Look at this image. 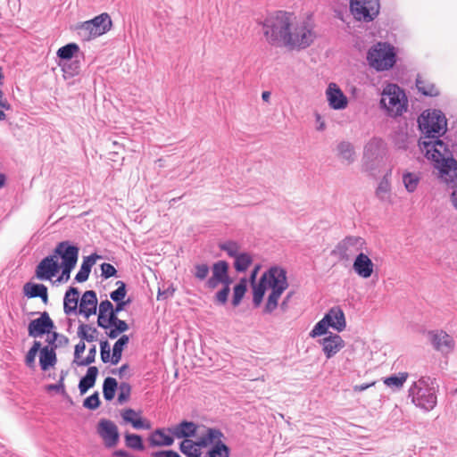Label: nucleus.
I'll return each instance as SVG.
<instances>
[{
    "label": "nucleus",
    "mask_w": 457,
    "mask_h": 457,
    "mask_svg": "<svg viewBox=\"0 0 457 457\" xmlns=\"http://www.w3.org/2000/svg\"><path fill=\"white\" fill-rule=\"evenodd\" d=\"M328 328L340 332L343 330V310L340 307H334L314 326L310 332V337H317L328 333ZM328 337L323 338L321 344L323 351L328 358L336 354L341 346L342 339L339 335H332L329 332Z\"/></svg>",
    "instance_id": "1"
},
{
    "label": "nucleus",
    "mask_w": 457,
    "mask_h": 457,
    "mask_svg": "<svg viewBox=\"0 0 457 457\" xmlns=\"http://www.w3.org/2000/svg\"><path fill=\"white\" fill-rule=\"evenodd\" d=\"M398 60V47L389 41H376L366 52L369 68L378 73L394 70Z\"/></svg>",
    "instance_id": "2"
},
{
    "label": "nucleus",
    "mask_w": 457,
    "mask_h": 457,
    "mask_svg": "<svg viewBox=\"0 0 457 457\" xmlns=\"http://www.w3.org/2000/svg\"><path fill=\"white\" fill-rule=\"evenodd\" d=\"M261 278L266 287L270 289V293L263 308L264 313L270 314L278 308L279 298L289 286L287 271L281 267L273 266L266 270L262 275Z\"/></svg>",
    "instance_id": "3"
},
{
    "label": "nucleus",
    "mask_w": 457,
    "mask_h": 457,
    "mask_svg": "<svg viewBox=\"0 0 457 457\" xmlns=\"http://www.w3.org/2000/svg\"><path fill=\"white\" fill-rule=\"evenodd\" d=\"M437 387L436 378L421 376L411 385L408 397L416 407L424 411H430L437 403Z\"/></svg>",
    "instance_id": "4"
},
{
    "label": "nucleus",
    "mask_w": 457,
    "mask_h": 457,
    "mask_svg": "<svg viewBox=\"0 0 457 457\" xmlns=\"http://www.w3.org/2000/svg\"><path fill=\"white\" fill-rule=\"evenodd\" d=\"M293 26L292 14L277 12L268 16L262 22V30L266 39L272 45L283 43L287 46L290 28Z\"/></svg>",
    "instance_id": "5"
},
{
    "label": "nucleus",
    "mask_w": 457,
    "mask_h": 457,
    "mask_svg": "<svg viewBox=\"0 0 457 457\" xmlns=\"http://www.w3.org/2000/svg\"><path fill=\"white\" fill-rule=\"evenodd\" d=\"M379 104L388 116L396 118L407 111L408 99L401 87L389 82L383 87Z\"/></svg>",
    "instance_id": "6"
},
{
    "label": "nucleus",
    "mask_w": 457,
    "mask_h": 457,
    "mask_svg": "<svg viewBox=\"0 0 457 457\" xmlns=\"http://www.w3.org/2000/svg\"><path fill=\"white\" fill-rule=\"evenodd\" d=\"M419 129L422 133L420 138H437L447 130V120L445 113L437 109H428L418 118Z\"/></svg>",
    "instance_id": "7"
},
{
    "label": "nucleus",
    "mask_w": 457,
    "mask_h": 457,
    "mask_svg": "<svg viewBox=\"0 0 457 457\" xmlns=\"http://www.w3.org/2000/svg\"><path fill=\"white\" fill-rule=\"evenodd\" d=\"M112 28V20L108 13H102L94 19L76 26L79 37L84 41H89L104 35Z\"/></svg>",
    "instance_id": "8"
},
{
    "label": "nucleus",
    "mask_w": 457,
    "mask_h": 457,
    "mask_svg": "<svg viewBox=\"0 0 457 457\" xmlns=\"http://www.w3.org/2000/svg\"><path fill=\"white\" fill-rule=\"evenodd\" d=\"M316 37L313 25L310 20H303L290 28L287 46L292 48H306Z\"/></svg>",
    "instance_id": "9"
},
{
    "label": "nucleus",
    "mask_w": 457,
    "mask_h": 457,
    "mask_svg": "<svg viewBox=\"0 0 457 457\" xmlns=\"http://www.w3.org/2000/svg\"><path fill=\"white\" fill-rule=\"evenodd\" d=\"M349 8L354 20L370 23L380 13V0H350Z\"/></svg>",
    "instance_id": "10"
},
{
    "label": "nucleus",
    "mask_w": 457,
    "mask_h": 457,
    "mask_svg": "<svg viewBox=\"0 0 457 457\" xmlns=\"http://www.w3.org/2000/svg\"><path fill=\"white\" fill-rule=\"evenodd\" d=\"M364 345L361 340L345 344V371L354 372L360 377L364 372Z\"/></svg>",
    "instance_id": "11"
},
{
    "label": "nucleus",
    "mask_w": 457,
    "mask_h": 457,
    "mask_svg": "<svg viewBox=\"0 0 457 457\" xmlns=\"http://www.w3.org/2000/svg\"><path fill=\"white\" fill-rule=\"evenodd\" d=\"M419 147L422 153H424L427 159L431 160L435 163H437L446 157L453 156L451 152L448 150L447 145L437 138H420Z\"/></svg>",
    "instance_id": "12"
},
{
    "label": "nucleus",
    "mask_w": 457,
    "mask_h": 457,
    "mask_svg": "<svg viewBox=\"0 0 457 457\" xmlns=\"http://www.w3.org/2000/svg\"><path fill=\"white\" fill-rule=\"evenodd\" d=\"M427 336L433 348L443 355H448L453 352L455 341L445 331L441 329L429 330Z\"/></svg>",
    "instance_id": "13"
},
{
    "label": "nucleus",
    "mask_w": 457,
    "mask_h": 457,
    "mask_svg": "<svg viewBox=\"0 0 457 457\" xmlns=\"http://www.w3.org/2000/svg\"><path fill=\"white\" fill-rule=\"evenodd\" d=\"M439 171V178L448 188L457 189V160L453 156L435 164Z\"/></svg>",
    "instance_id": "14"
},
{
    "label": "nucleus",
    "mask_w": 457,
    "mask_h": 457,
    "mask_svg": "<svg viewBox=\"0 0 457 457\" xmlns=\"http://www.w3.org/2000/svg\"><path fill=\"white\" fill-rule=\"evenodd\" d=\"M97 433L107 448H112L119 443L120 434L118 427L110 420L102 419L99 420Z\"/></svg>",
    "instance_id": "15"
},
{
    "label": "nucleus",
    "mask_w": 457,
    "mask_h": 457,
    "mask_svg": "<svg viewBox=\"0 0 457 457\" xmlns=\"http://www.w3.org/2000/svg\"><path fill=\"white\" fill-rule=\"evenodd\" d=\"M53 328H54V321L48 312H43L39 318L32 320L29 323L28 332L29 337H37L51 333Z\"/></svg>",
    "instance_id": "16"
},
{
    "label": "nucleus",
    "mask_w": 457,
    "mask_h": 457,
    "mask_svg": "<svg viewBox=\"0 0 457 457\" xmlns=\"http://www.w3.org/2000/svg\"><path fill=\"white\" fill-rule=\"evenodd\" d=\"M60 265L55 255L45 257L36 268V276L40 280H49L59 271Z\"/></svg>",
    "instance_id": "17"
},
{
    "label": "nucleus",
    "mask_w": 457,
    "mask_h": 457,
    "mask_svg": "<svg viewBox=\"0 0 457 457\" xmlns=\"http://www.w3.org/2000/svg\"><path fill=\"white\" fill-rule=\"evenodd\" d=\"M79 251V247L71 245L69 241H62L56 245L53 255H55V258L60 256L62 260V264L76 265Z\"/></svg>",
    "instance_id": "18"
},
{
    "label": "nucleus",
    "mask_w": 457,
    "mask_h": 457,
    "mask_svg": "<svg viewBox=\"0 0 457 457\" xmlns=\"http://www.w3.org/2000/svg\"><path fill=\"white\" fill-rule=\"evenodd\" d=\"M374 263L371 259L362 252H360L353 263V271L361 278H369L374 272Z\"/></svg>",
    "instance_id": "19"
},
{
    "label": "nucleus",
    "mask_w": 457,
    "mask_h": 457,
    "mask_svg": "<svg viewBox=\"0 0 457 457\" xmlns=\"http://www.w3.org/2000/svg\"><path fill=\"white\" fill-rule=\"evenodd\" d=\"M198 426L193 421L183 420L167 429V431L176 438H185L195 436Z\"/></svg>",
    "instance_id": "20"
},
{
    "label": "nucleus",
    "mask_w": 457,
    "mask_h": 457,
    "mask_svg": "<svg viewBox=\"0 0 457 457\" xmlns=\"http://www.w3.org/2000/svg\"><path fill=\"white\" fill-rule=\"evenodd\" d=\"M96 310L97 297L96 292L93 290L86 291L80 299L79 312L87 319L89 316L96 314Z\"/></svg>",
    "instance_id": "21"
},
{
    "label": "nucleus",
    "mask_w": 457,
    "mask_h": 457,
    "mask_svg": "<svg viewBox=\"0 0 457 457\" xmlns=\"http://www.w3.org/2000/svg\"><path fill=\"white\" fill-rule=\"evenodd\" d=\"M228 269L229 266L226 261L214 262L212 267V277L207 279L206 287L210 289L216 288L220 284V280L228 274Z\"/></svg>",
    "instance_id": "22"
},
{
    "label": "nucleus",
    "mask_w": 457,
    "mask_h": 457,
    "mask_svg": "<svg viewBox=\"0 0 457 457\" xmlns=\"http://www.w3.org/2000/svg\"><path fill=\"white\" fill-rule=\"evenodd\" d=\"M23 294L29 298L39 297L45 304L48 303L47 287L44 284L27 282L23 286Z\"/></svg>",
    "instance_id": "23"
},
{
    "label": "nucleus",
    "mask_w": 457,
    "mask_h": 457,
    "mask_svg": "<svg viewBox=\"0 0 457 457\" xmlns=\"http://www.w3.org/2000/svg\"><path fill=\"white\" fill-rule=\"evenodd\" d=\"M326 97L330 108L343 109V92L336 83H329L326 90Z\"/></svg>",
    "instance_id": "24"
},
{
    "label": "nucleus",
    "mask_w": 457,
    "mask_h": 457,
    "mask_svg": "<svg viewBox=\"0 0 457 457\" xmlns=\"http://www.w3.org/2000/svg\"><path fill=\"white\" fill-rule=\"evenodd\" d=\"M57 361L56 353L54 347L40 346L39 350V364L41 370L46 371L49 368L54 367Z\"/></svg>",
    "instance_id": "25"
},
{
    "label": "nucleus",
    "mask_w": 457,
    "mask_h": 457,
    "mask_svg": "<svg viewBox=\"0 0 457 457\" xmlns=\"http://www.w3.org/2000/svg\"><path fill=\"white\" fill-rule=\"evenodd\" d=\"M149 443L152 446H170L174 443V436L165 429L159 428L149 436Z\"/></svg>",
    "instance_id": "26"
},
{
    "label": "nucleus",
    "mask_w": 457,
    "mask_h": 457,
    "mask_svg": "<svg viewBox=\"0 0 457 457\" xmlns=\"http://www.w3.org/2000/svg\"><path fill=\"white\" fill-rule=\"evenodd\" d=\"M384 152V143L381 139H371L364 148V157L367 160L374 161L379 158Z\"/></svg>",
    "instance_id": "27"
},
{
    "label": "nucleus",
    "mask_w": 457,
    "mask_h": 457,
    "mask_svg": "<svg viewBox=\"0 0 457 457\" xmlns=\"http://www.w3.org/2000/svg\"><path fill=\"white\" fill-rule=\"evenodd\" d=\"M98 369L96 366H90L84 377H82L79 383V389L80 395L86 394L96 384L98 375Z\"/></svg>",
    "instance_id": "28"
},
{
    "label": "nucleus",
    "mask_w": 457,
    "mask_h": 457,
    "mask_svg": "<svg viewBox=\"0 0 457 457\" xmlns=\"http://www.w3.org/2000/svg\"><path fill=\"white\" fill-rule=\"evenodd\" d=\"M79 292L76 287H70L66 292L63 299V311L64 313L70 315L76 312L78 308Z\"/></svg>",
    "instance_id": "29"
},
{
    "label": "nucleus",
    "mask_w": 457,
    "mask_h": 457,
    "mask_svg": "<svg viewBox=\"0 0 457 457\" xmlns=\"http://www.w3.org/2000/svg\"><path fill=\"white\" fill-rule=\"evenodd\" d=\"M415 84L418 91L425 96H437L440 94L436 85L421 75L417 76Z\"/></svg>",
    "instance_id": "30"
},
{
    "label": "nucleus",
    "mask_w": 457,
    "mask_h": 457,
    "mask_svg": "<svg viewBox=\"0 0 457 457\" xmlns=\"http://www.w3.org/2000/svg\"><path fill=\"white\" fill-rule=\"evenodd\" d=\"M390 174L391 170H389L386 175H384L376 189L377 197L380 201L386 203L391 202V184L389 180Z\"/></svg>",
    "instance_id": "31"
},
{
    "label": "nucleus",
    "mask_w": 457,
    "mask_h": 457,
    "mask_svg": "<svg viewBox=\"0 0 457 457\" xmlns=\"http://www.w3.org/2000/svg\"><path fill=\"white\" fill-rule=\"evenodd\" d=\"M409 377L408 372H399L389 377L384 378V384L394 391L400 390Z\"/></svg>",
    "instance_id": "32"
},
{
    "label": "nucleus",
    "mask_w": 457,
    "mask_h": 457,
    "mask_svg": "<svg viewBox=\"0 0 457 457\" xmlns=\"http://www.w3.org/2000/svg\"><path fill=\"white\" fill-rule=\"evenodd\" d=\"M222 436V433L215 428H208L206 433L201 436L196 441L199 447H206L211 444L218 443Z\"/></svg>",
    "instance_id": "33"
},
{
    "label": "nucleus",
    "mask_w": 457,
    "mask_h": 457,
    "mask_svg": "<svg viewBox=\"0 0 457 457\" xmlns=\"http://www.w3.org/2000/svg\"><path fill=\"white\" fill-rule=\"evenodd\" d=\"M97 255H89L86 257L81 264L80 270L77 273L75 279L81 283L87 280L92 266L95 264Z\"/></svg>",
    "instance_id": "34"
},
{
    "label": "nucleus",
    "mask_w": 457,
    "mask_h": 457,
    "mask_svg": "<svg viewBox=\"0 0 457 457\" xmlns=\"http://www.w3.org/2000/svg\"><path fill=\"white\" fill-rule=\"evenodd\" d=\"M129 337L127 335H122L115 342V344L113 345V347H112V359H111L112 364L116 365L120 362L121 356H122V352H123L124 348L126 347V345L129 344Z\"/></svg>",
    "instance_id": "35"
},
{
    "label": "nucleus",
    "mask_w": 457,
    "mask_h": 457,
    "mask_svg": "<svg viewBox=\"0 0 457 457\" xmlns=\"http://www.w3.org/2000/svg\"><path fill=\"white\" fill-rule=\"evenodd\" d=\"M247 291V279L245 278H240L239 282L233 288L232 305L237 307L240 304Z\"/></svg>",
    "instance_id": "36"
},
{
    "label": "nucleus",
    "mask_w": 457,
    "mask_h": 457,
    "mask_svg": "<svg viewBox=\"0 0 457 457\" xmlns=\"http://www.w3.org/2000/svg\"><path fill=\"white\" fill-rule=\"evenodd\" d=\"M179 450L187 457H202L200 447L196 445L195 441L184 439L179 445Z\"/></svg>",
    "instance_id": "37"
},
{
    "label": "nucleus",
    "mask_w": 457,
    "mask_h": 457,
    "mask_svg": "<svg viewBox=\"0 0 457 457\" xmlns=\"http://www.w3.org/2000/svg\"><path fill=\"white\" fill-rule=\"evenodd\" d=\"M79 52V47L76 43H69L60 47L56 54L62 61L66 62L71 60Z\"/></svg>",
    "instance_id": "38"
},
{
    "label": "nucleus",
    "mask_w": 457,
    "mask_h": 457,
    "mask_svg": "<svg viewBox=\"0 0 457 457\" xmlns=\"http://www.w3.org/2000/svg\"><path fill=\"white\" fill-rule=\"evenodd\" d=\"M234 259V268L237 272H245L253 263V257L248 253H240Z\"/></svg>",
    "instance_id": "39"
},
{
    "label": "nucleus",
    "mask_w": 457,
    "mask_h": 457,
    "mask_svg": "<svg viewBox=\"0 0 457 457\" xmlns=\"http://www.w3.org/2000/svg\"><path fill=\"white\" fill-rule=\"evenodd\" d=\"M59 65L62 67L64 74L71 78L78 75L81 69V62L79 59L66 61L59 63Z\"/></svg>",
    "instance_id": "40"
},
{
    "label": "nucleus",
    "mask_w": 457,
    "mask_h": 457,
    "mask_svg": "<svg viewBox=\"0 0 457 457\" xmlns=\"http://www.w3.org/2000/svg\"><path fill=\"white\" fill-rule=\"evenodd\" d=\"M118 383L115 378L108 377L104 380L103 394L106 401H112L114 398L118 388Z\"/></svg>",
    "instance_id": "41"
},
{
    "label": "nucleus",
    "mask_w": 457,
    "mask_h": 457,
    "mask_svg": "<svg viewBox=\"0 0 457 457\" xmlns=\"http://www.w3.org/2000/svg\"><path fill=\"white\" fill-rule=\"evenodd\" d=\"M420 178L417 173L406 171L403 174V182L409 193H413L420 183Z\"/></svg>",
    "instance_id": "42"
},
{
    "label": "nucleus",
    "mask_w": 457,
    "mask_h": 457,
    "mask_svg": "<svg viewBox=\"0 0 457 457\" xmlns=\"http://www.w3.org/2000/svg\"><path fill=\"white\" fill-rule=\"evenodd\" d=\"M97 334V329L96 328L91 327L87 324H80L78 328V337L80 340L93 342L96 340V335Z\"/></svg>",
    "instance_id": "43"
},
{
    "label": "nucleus",
    "mask_w": 457,
    "mask_h": 457,
    "mask_svg": "<svg viewBox=\"0 0 457 457\" xmlns=\"http://www.w3.org/2000/svg\"><path fill=\"white\" fill-rule=\"evenodd\" d=\"M253 287V303L254 307L260 306L263 300L266 290L268 289L260 278L258 283L252 284Z\"/></svg>",
    "instance_id": "44"
},
{
    "label": "nucleus",
    "mask_w": 457,
    "mask_h": 457,
    "mask_svg": "<svg viewBox=\"0 0 457 457\" xmlns=\"http://www.w3.org/2000/svg\"><path fill=\"white\" fill-rule=\"evenodd\" d=\"M125 444L128 448L136 451H143L145 450V445L143 444L142 437L137 434L126 433L125 436Z\"/></svg>",
    "instance_id": "45"
},
{
    "label": "nucleus",
    "mask_w": 457,
    "mask_h": 457,
    "mask_svg": "<svg viewBox=\"0 0 457 457\" xmlns=\"http://www.w3.org/2000/svg\"><path fill=\"white\" fill-rule=\"evenodd\" d=\"M40 346L41 343L39 341H34L25 356V364L30 369H34L36 366V356L40 350Z\"/></svg>",
    "instance_id": "46"
},
{
    "label": "nucleus",
    "mask_w": 457,
    "mask_h": 457,
    "mask_svg": "<svg viewBox=\"0 0 457 457\" xmlns=\"http://www.w3.org/2000/svg\"><path fill=\"white\" fill-rule=\"evenodd\" d=\"M219 247L221 251L226 252L227 254L231 258H235L241 253L240 245L235 241H226L220 244Z\"/></svg>",
    "instance_id": "47"
},
{
    "label": "nucleus",
    "mask_w": 457,
    "mask_h": 457,
    "mask_svg": "<svg viewBox=\"0 0 457 457\" xmlns=\"http://www.w3.org/2000/svg\"><path fill=\"white\" fill-rule=\"evenodd\" d=\"M129 329V325L125 320H119L115 325L106 332L107 336L114 339L118 337L121 333L126 332Z\"/></svg>",
    "instance_id": "48"
},
{
    "label": "nucleus",
    "mask_w": 457,
    "mask_h": 457,
    "mask_svg": "<svg viewBox=\"0 0 457 457\" xmlns=\"http://www.w3.org/2000/svg\"><path fill=\"white\" fill-rule=\"evenodd\" d=\"M366 242L361 237H345V247H353L355 251L362 252Z\"/></svg>",
    "instance_id": "49"
},
{
    "label": "nucleus",
    "mask_w": 457,
    "mask_h": 457,
    "mask_svg": "<svg viewBox=\"0 0 457 457\" xmlns=\"http://www.w3.org/2000/svg\"><path fill=\"white\" fill-rule=\"evenodd\" d=\"M116 285L118 287L110 294V297L115 303L122 302L127 294L126 284L123 281L119 280L116 282Z\"/></svg>",
    "instance_id": "50"
},
{
    "label": "nucleus",
    "mask_w": 457,
    "mask_h": 457,
    "mask_svg": "<svg viewBox=\"0 0 457 457\" xmlns=\"http://www.w3.org/2000/svg\"><path fill=\"white\" fill-rule=\"evenodd\" d=\"M118 402L122 404L129 401L131 394V386L128 382H121L119 385Z\"/></svg>",
    "instance_id": "51"
},
{
    "label": "nucleus",
    "mask_w": 457,
    "mask_h": 457,
    "mask_svg": "<svg viewBox=\"0 0 457 457\" xmlns=\"http://www.w3.org/2000/svg\"><path fill=\"white\" fill-rule=\"evenodd\" d=\"M228 448L220 440L209 451V457H228Z\"/></svg>",
    "instance_id": "52"
},
{
    "label": "nucleus",
    "mask_w": 457,
    "mask_h": 457,
    "mask_svg": "<svg viewBox=\"0 0 457 457\" xmlns=\"http://www.w3.org/2000/svg\"><path fill=\"white\" fill-rule=\"evenodd\" d=\"M395 145L399 149H407L408 135L403 131H397L393 136Z\"/></svg>",
    "instance_id": "53"
},
{
    "label": "nucleus",
    "mask_w": 457,
    "mask_h": 457,
    "mask_svg": "<svg viewBox=\"0 0 457 457\" xmlns=\"http://www.w3.org/2000/svg\"><path fill=\"white\" fill-rule=\"evenodd\" d=\"M120 319L118 318V314L112 311L107 315H105V317H104L102 323H97V325L104 329H110Z\"/></svg>",
    "instance_id": "54"
},
{
    "label": "nucleus",
    "mask_w": 457,
    "mask_h": 457,
    "mask_svg": "<svg viewBox=\"0 0 457 457\" xmlns=\"http://www.w3.org/2000/svg\"><path fill=\"white\" fill-rule=\"evenodd\" d=\"M209 266L206 263H198L195 265L194 276L198 280H204L209 275Z\"/></svg>",
    "instance_id": "55"
},
{
    "label": "nucleus",
    "mask_w": 457,
    "mask_h": 457,
    "mask_svg": "<svg viewBox=\"0 0 457 457\" xmlns=\"http://www.w3.org/2000/svg\"><path fill=\"white\" fill-rule=\"evenodd\" d=\"M113 304L109 300L102 301L99 304L97 323H102L104 317L112 311Z\"/></svg>",
    "instance_id": "56"
},
{
    "label": "nucleus",
    "mask_w": 457,
    "mask_h": 457,
    "mask_svg": "<svg viewBox=\"0 0 457 457\" xmlns=\"http://www.w3.org/2000/svg\"><path fill=\"white\" fill-rule=\"evenodd\" d=\"M100 403L99 394L95 392L84 400L83 406L88 410H96L100 406Z\"/></svg>",
    "instance_id": "57"
},
{
    "label": "nucleus",
    "mask_w": 457,
    "mask_h": 457,
    "mask_svg": "<svg viewBox=\"0 0 457 457\" xmlns=\"http://www.w3.org/2000/svg\"><path fill=\"white\" fill-rule=\"evenodd\" d=\"M100 353H101V360L103 362L107 363L111 361L112 355L110 351V345L109 343L105 341H102L100 343Z\"/></svg>",
    "instance_id": "58"
},
{
    "label": "nucleus",
    "mask_w": 457,
    "mask_h": 457,
    "mask_svg": "<svg viewBox=\"0 0 457 457\" xmlns=\"http://www.w3.org/2000/svg\"><path fill=\"white\" fill-rule=\"evenodd\" d=\"M96 356V346L92 345L87 353V356L81 360L79 366H88L91 363L95 362Z\"/></svg>",
    "instance_id": "59"
},
{
    "label": "nucleus",
    "mask_w": 457,
    "mask_h": 457,
    "mask_svg": "<svg viewBox=\"0 0 457 457\" xmlns=\"http://www.w3.org/2000/svg\"><path fill=\"white\" fill-rule=\"evenodd\" d=\"M229 293L230 289H227V287H222L220 291L216 293L215 302L220 305H224L228 301Z\"/></svg>",
    "instance_id": "60"
},
{
    "label": "nucleus",
    "mask_w": 457,
    "mask_h": 457,
    "mask_svg": "<svg viewBox=\"0 0 457 457\" xmlns=\"http://www.w3.org/2000/svg\"><path fill=\"white\" fill-rule=\"evenodd\" d=\"M47 338H46V341L48 342L49 345H54V348L55 349L58 345L55 344V342L58 340V338H61V339H63V343L64 345L68 344L69 342V339L67 337L63 336V335H60L59 333L57 332H52L51 334H47Z\"/></svg>",
    "instance_id": "61"
},
{
    "label": "nucleus",
    "mask_w": 457,
    "mask_h": 457,
    "mask_svg": "<svg viewBox=\"0 0 457 457\" xmlns=\"http://www.w3.org/2000/svg\"><path fill=\"white\" fill-rule=\"evenodd\" d=\"M102 276L105 278L114 276L117 272L113 265L108 262H104L101 265Z\"/></svg>",
    "instance_id": "62"
},
{
    "label": "nucleus",
    "mask_w": 457,
    "mask_h": 457,
    "mask_svg": "<svg viewBox=\"0 0 457 457\" xmlns=\"http://www.w3.org/2000/svg\"><path fill=\"white\" fill-rule=\"evenodd\" d=\"M131 425L136 429H149L151 428L150 422L148 420H143L138 416L133 420Z\"/></svg>",
    "instance_id": "63"
},
{
    "label": "nucleus",
    "mask_w": 457,
    "mask_h": 457,
    "mask_svg": "<svg viewBox=\"0 0 457 457\" xmlns=\"http://www.w3.org/2000/svg\"><path fill=\"white\" fill-rule=\"evenodd\" d=\"M153 457H181L177 452L172 450L159 451L152 453Z\"/></svg>",
    "instance_id": "64"
}]
</instances>
